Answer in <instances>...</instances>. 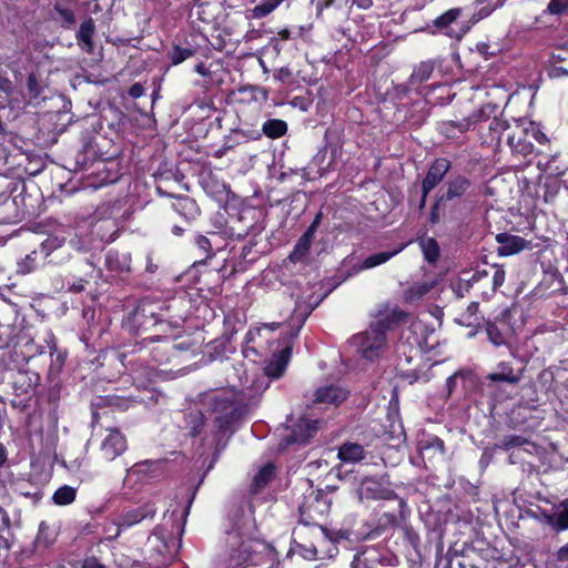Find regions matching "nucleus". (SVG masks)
<instances>
[{
    "label": "nucleus",
    "mask_w": 568,
    "mask_h": 568,
    "mask_svg": "<svg viewBox=\"0 0 568 568\" xmlns=\"http://www.w3.org/2000/svg\"><path fill=\"white\" fill-rule=\"evenodd\" d=\"M232 525L226 528L227 542L240 546L232 554V559L244 568H277V552L273 546L261 539L244 538L251 528V519L245 517L241 509H236L231 517Z\"/></svg>",
    "instance_id": "1"
},
{
    "label": "nucleus",
    "mask_w": 568,
    "mask_h": 568,
    "mask_svg": "<svg viewBox=\"0 0 568 568\" xmlns=\"http://www.w3.org/2000/svg\"><path fill=\"white\" fill-rule=\"evenodd\" d=\"M407 314L397 307L381 311L368 329L352 338L358 356L369 362L379 358L386 347V331L392 324L403 322Z\"/></svg>",
    "instance_id": "2"
},
{
    "label": "nucleus",
    "mask_w": 568,
    "mask_h": 568,
    "mask_svg": "<svg viewBox=\"0 0 568 568\" xmlns=\"http://www.w3.org/2000/svg\"><path fill=\"white\" fill-rule=\"evenodd\" d=\"M176 531L175 514L165 513L162 523L153 529L146 540L149 568H165L171 562L175 554Z\"/></svg>",
    "instance_id": "3"
},
{
    "label": "nucleus",
    "mask_w": 568,
    "mask_h": 568,
    "mask_svg": "<svg viewBox=\"0 0 568 568\" xmlns=\"http://www.w3.org/2000/svg\"><path fill=\"white\" fill-rule=\"evenodd\" d=\"M506 273L501 267L494 266L490 271H476L470 278H457L452 281L449 287L456 298L465 297L475 284L490 286L489 292L483 291L485 298H489L505 282Z\"/></svg>",
    "instance_id": "4"
},
{
    "label": "nucleus",
    "mask_w": 568,
    "mask_h": 568,
    "mask_svg": "<svg viewBox=\"0 0 568 568\" xmlns=\"http://www.w3.org/2000/svg\"><path fill=\"white\" fill-rule=\"evenodd\" d=\"M479 197V189L475 182L464 174H452L445 181L439 203L474 205Z\"/></svg>",
    "instance_id": "5"
},
{
    "label": "nucleus",
    "mask_w": 568,
    "mask_h": 568,
    "mask_svg": "<svg viewBox=\"0 0 568 568\" xmlns=\"http://www.w3.org/2000/svg\"><path fill=\"white\" fill-rule=\"evenodd\" d=\"M331 504L332 499L326 491L311 489L300 506L301 517H305V524L315 523L329 511Z\"/></svg>",
    "instance_id": "6"
},
{
    "label": "nucleus",
    "mask_w": 568,
    "mask_h": 568,
    "mask_svg": "<svg viewBox=\"0 0 568 568\" xmlns=\"http://www.w3.org/2000/svg\"><path fill=\"white\" fill-rule=\"evenodd\" d=\"M452 168L449 160L445 158H438L429 165L427 173L422 181V200L420 207L423 209L426 204L427 195L434 190L445 178Z\"/></svg>",
    "instance_id": "7"
},
{
    "label": "nucleus",
    "mask_w": 568,
    "mask_h": 568,
    "mask_svg": "<svg viewBox=\"0 0 568 568\" xmlns=\"http://www.w3.org/2000/svg\"><path fill=\"white\" fill-rule=\"evenodd\" d=\"M320 422L307 418H300L291 429V433L280 443L284 449L293 444L305 445L316 434Z\"/></svg>",
    "instance_id": "8"
},
{
    "label": "nucleus",
    "mask_w": 568,
    "mask_h": 568,
    "mask_svg": "<svg viewBox=\"0 0 568 568\" xmlns=\"http://www.w3.org/2000/svg\"><path fill=\"white\" fill-rule=\"evenodd\" d=\"M199 183L203 191L219 203L227 202L230 185L221 180L212 170L202 171Z\"/></svg>",
    "instance_id": "9"
},
{
    "label": "nucleus",
    "mask_w": 568,
    "mask_h": 568,
    "mask_svg": "<svg viewBox=\"0 0 568 568\" xmlns=\"http://www.w3.org/2000/svg\"><path fill=\"white\" fill-rule=\"evenodd\" d=\"M462 14L460 8H453L444 12L442 16L437 17L433 20V27L435 28L434 32L443 33L453 39H462V37L467 32L463 26L455 28L458 26L457 19Z\"/></svg>",
    "instance_id": "10"
},
{
    "label": "nucleus",
    "mask_w": 568,
    "mask_h": 568,
    "mask_svg": "<svg viewBox=\"0 0 568 568\" xmlns=\"http://www.w3.org/2000/svg\"><path fill=\"white\" fill-rule=\"evenodd\" d=\"M403 247H399L397 250L390 251V252H379L373 255H369L366 257L362 263H356L351 265L352 260L346 257L343 262V268L341 270V273H344L343 276L345 278L351 277L353 275H356L361 271L369 270L373 267H376L381 264L386 263L389 261L393 256L398 254L402 251Z\"/></svg>",
    "instance_id": "11"
},
{
    "label": "nucleus",
    "mask_w": 568,
    "mask_h": 568,
    "mask_svg": "<svg viewBox=\"0 0 568 568\" xmlns=\"http://www.w3.org/2000/svg\"><path fill=\"white\" fill-rule=\"evenodd\" d=\"M349 392L337 385V384H326L318 387L313 395L314 404H324V405H341L348 397Z\"/></svg>",
    "instance_id": "12"
},
{
    "label": "nucleus",
    "mask_w": 568,
    "mask_h": 568,
    "mask_svg": "<svg viewBox=\"0 0 568 568\" xmlns=\"http://www.w3.org/2000/svg\"><path fill=\"white\" fill-rule=\"evenodd\" d=\"M386 481L384 478L381 480H376L373 478H366L362 481L357 494L359 499H394L396 498V494L393 489L385 486Z\"/></svg>",
    "instance_id": "13"
},
{
    "label": "nucleus",
    "mask_w": 568,
    "mask_h": 568,
    "mask_svg": "<svg viewBox=\"0 0 568 568\" xmlns=\"http://www.w3.org/2000/svg\"><path fill=\"white\" fill-rule=\"evenodd\" d=\"M126 448L124 436L116 429H110L100 445L101 457L105 460H113Z\"/></svg>",
    "instance_id": "14"
},
{
    "label": "nucleus",
    "mask_w": 568,
    "mask_h": 568,
    "mask_svg": "<svg viewBox=\"0 0 568 568\" xmlns=\"http://www.w3.org/2000/svg\"><path fill=\"white\" fill-rule=\"evenodd\" d=\"M524 368L516 369L510 362H499L494 372L486 376L490 383L517 385L523 379Z\"/></svg>",
    "instance_id": "15"
},
{
    "label": "nucleus",
    "mask_w": 568,
    "mask_h": 568,
    "mask_svg": "<svg viewBox=\"0 0 568 568\" xmlns=\"http://www.w3.org/2000/svg\"><path fill=\"white\" fill-rule=\"evenodd\" d=\"M496 241L499 244L497 252L501 256H509L517 254L525 250L529 242L518 235L508 233H499L496 235Z\"/></svg>",
    "instance_id": "16"
},
{
    "label": "nucleus",
    "mask_w": 568,
    "mask_h": 568,
    "mask_svg": "<svg viewBox=\"0 0 568 568\" xmlns=\"http://www.w3.org/2000/svg\"><path fill=\"white\" fill-rule=\"evenodd\" d=\"M385 557L375 547H366L354 560L353 568H378L384 565Z\"/></svg>",
    "instance_id": "17"
},
{
    "label": "nucleus",
    "mask_w": 568,
    "mask_h": 568,
    "mask_svg": "<svg viewBox=\"0 0 568 568\" xmlns=\"http://www.w3.org/2000/svg\"><path fill=\"white\" fill-rule=\"evenodd\" d=\"M290 356V347H285L280 353L274 354L264 368L265 374L273 378L281 377L287 366Z\"/></svg>",
    "instance_id": "18"
},
{
    "label": "nucleus",
    "mask_w": 568,
    "mask_h": 568,
    "mask_svg": "<svg viewBox=\"0 0 568 568\" xmlns=\"http://www.w3.org/2000/svg\"><path fill=\"white\" fill-rule=\"evenodd\" d=\"M172 209L187 221L194 220L200 214L195 200L186 195L176 196Z\"/></svg>",
    "instance_id": "19"
},
{
    "label": "nucleus",
    "mask_w": 568,
    "mask_h": 568,
    "mask_svg": "<svg viewBox=\"0 0 568 568\" xmlns=\"http://www.w3.org/2000/svg\"><path fill=\"white\" fill-rule=\"evenodd\" d=\"M546 523L556 531L568 529V498L561 501L552 514L545 515Z\"/></svg>",
    "instance_id": "20"
},
{
    "label": "nucleus",
    "mask_w": 568,
    "mask_h": 568,
    "mask_svg": "<svg viewBox=\"0 0 568 568\" xmlns=\"http://www.w3.org/2000/svg\"><path fill=\"white\" fill-rule=\"evenodd\" d=\"M437 285V281L434 278L424 280L422 282H416L410 285L404 292V298L406 302H416L427 295L435 286Z\"/></svg>",
    "instance_id": "21"
},
{
    "label": "nucleus",
    "mask_w": 568,
    "mask_h": 568,
    "mask_svg": "<svg viewBox=\"0 0 568 568\" xmlns=\"http://www.w3.org/2000/svg\"><path fill=\"white\" fill-rule=\"evenodd\" d=\"M338 457L346 463H356L364 457V447L359 444L346 443L338 449Z\"/></svg>",
    "instance_id": "22"
},
{
    "label": "nucleus",
    "mask_w": 568,
    "mask_h": 568,
    "mask_svg": "<svg viewBox=\"0 0 568 568\" xmlns=\"http://www.w3.org/2000/svg\"><path fill=\"white\" fill-rule=\"evenodd\" d=\"M94 33V22L88 19L80 24L77 38L82 43V49L87 52L93 51L92 37Z\"/></svg>",
    "instance_id": "23"
},
{
    "label": "nucleus",
    "mask_w": 568,
    "mask_h": 568,
    "mask_svg": "<svg viewBox=\"0 0 568 568\" xmlns=\"http://www.w3.org/2000/svg\"><path fill=\"white\" fill-rule=\"evenodd\" d=\"M274 477V466L272 464H267L262 467L258 473L254 476L251 490L253 494L258 493L263 487H265Z\"/></svg>",
    "instance_id": "24"
},
{
    "label": "nucleus",
    "mask_w": 568,
    "mask_h": 568,
    "mask_svg": "<svg viewBox=\"0 0 568 568\" xmlns=\"http://www.w3.org/2000/svg\"><path fill=\"white\" fill-rule=\"evenodd\" d=\"M57 530L51 527L47 521H41L36 538V545L38 547H49L55 541Z\"/></svg>",
    "instance_id": "25"
},
{
    "label": "nucleus",
    "mask_w": 568,
    "mask_h": 568,
    "mask_svg": "<svg viewBox=\"0 0 568 568\" xmlns=\"http://www.w3.org/2000/svg\"><path fill=\"white\" fill-rule=\"evenodd\" d=\"M262 131L266 136L277 139L286 133L287 124L283 120L271 119L263 123Z\"/></svg>",
    "instance_id": "26"
},
{
    "label": "nucleus",
    "mask_w": 568,
    "mask_h": 568,
    "mask_svg": "<svg viewBox=\"0 0 568 568\" xmlns=\"http://www.w3.org/2000/svg\"><path fill=\"white\" fill-rule=\"evenodd\" d=\"M284 0H260L258 3L250 10L251 17L262 19L271 14L281 6Z\"/></svg>",
    "instance_id": "27"
},
{
    "label": "nucleus",
    "mask_w": 568,
    "mask_h": 568,
    "mask_svg": "<svg viewBox=\"0 0 568 568\" xmlns=\"http://www.w3.org/2000/svg\"><path fill=\"white\" fill-rule=\"evenodd\" d=\"M77 497V489L69 485H63L59 487L53 496L52 500L58 506H67L72 504Z\"/></svg>",
    "instance_id": "28"
},
{
    "label": "nucleus",
    "mask_w": 568,
    "mask_h": 568,
    "mask_svg": "<svg viewBox=\"0 0 568 568\" xmlns=\"http://www.w3.org/2000/svg\"><path fill=\"white\" fill-rule=\"evenodd\" d=\"M433 72H434V62L423 61L413 71V73L410 75V82L413 84L423 83L430 79Z\"/></svg>",
    "instance_id": "29"
},
{
    "label": "nucleus",
    "mask_w": 568,
    "mask_h": 568,
    "mask_svg": "<svg viewBox=\"0 0 568 568\" xmlns=\"http://www.w3.org/2000/svg\"><path fill=\"white\" fill-rule=\"evenodd\" d=\"M419 246L424 257L429 263H434L439 256V246L435 239L426 237L419 241Z\"/></svg>",
    "instance_id": "30"
},
{
    "label": "nucleus",
    "mask_w": 568,
    "mask_h": 568,
    "mask_svg": "<svg viewBox=\"0 0 568 568\" xmlns=\"http://www.w3.org/2000/svg\"><path fill=\"white\" fill-rule=\"evenodd\" d=\"M313 240L308 239L305 235H302L298 241L296 242L292 253L290 254L288 258L296 263L301 261L310 251L311 244Z\"/></svg>",
    "instance_id": "31"
},
{
    "label": "nucleus",
    "mask_w": 568,
    "mask_h": 568,
    "mask_svg": "<svg viewBox=\"0 0 568 568\" xmlns=\"http://www.w3.org/2000/svg\"><path fill=\"white\" fill-rule=\"evenodd\" d=\"M141 471L140 465L135 464L128 470L124 478V485L130 489H134L136 493L142 488Z\"/></svg>",
    "instance_id": "32"
},
{
    "label": "nucleus",
    "mask_w": 568,
    "mask_h": 568,
    "mask_svg": "<svg viewBox=\"0 0 568 568\" xmlns=\"http://www.w3.org/2000/svg\"><path fill=\"white\" fill-rule=\"evenodd\" d=\"M526 443V438L519 435H506L504 436L498 444H496V448L510 452L514 449H521L523 444Z\"/></svg>",
    "instance_id": "33"
},
{
    "label": "nucleus",
    "mask_w": 568,
    "mask_h": 568,
    "mask_svg": "<svg viewBox=\"0 0 568 568\" xmlns=\"http://www.w3.org/2000/svg\"><path fill=\"white\" fill-rule=\"evenodd\" d=\"M486 332L489 342L498 347L506 343V337L501 328L495 322L487 321L486 323Z\"/></svg>",
    "instance_id": "34"
},
{
    "label": "nucleus",
    "mask_w": 568,
    "mask_h": 568,
    "mask_svg": "<svg viewBox=\"0 0 568 568\" xmlns=\"http://www.w3.org/2000/svg\"><path fill=\"white\" fill-rule=\"evenodd\" d=\"M508 145L518 154L527 156L534 152V144L525 139L515 140L514 136H508Z\"/></svg>",
    "instance_id": "35"
},
{
    "label": "nucleus",
    "mask_w": 568,
    "mask_h": 568,
    "mask_svg": "<svg viewBox=\"0 0 568 568\" xmlns=\"http://www.w3.org/2000/svg\"><path fill=\"white\" fill-rule=\"evenodd\" d=\"M488 129L490 133V140L499 141L501 133L508 129V123L501 119L494 118L489 122Z\"/></svg>",
    "instance_id": "36"
},
{
    "label": "nucleus",
    "mask_w": 568,
    "mask_h": 568,
    "mask_svg": "<svg viewBox=\"0 0 568 568\" xmlns=\"http://www.w3.org/2000/svg\"><path fill=\"white\" fill-rule=\"evenodd\" d=\"M169 349H170V342L168 341L165 343V345L151 349L150 356L152 357V361L156 364L166 363L169 361V354H168Z\"/></svg>",
    "instance_id": "37"
},
{
    "label": "nucleus",
    "mask_w": 568,
    "mask_h": 568,
    "mask_svg": "<svg viewBox=\"0 0 568 568\" xmlns=\"http://www.w3.org/2000/svg\"><path fill=\"white\" fill-rule=\"evenodd\" d=\"M194 243L196 247L202 251L204 258H207L213 255L212 244L209 237L197 234L194 237Z\"/></svg>",
    "instance_id": "38"
},
{
    "label": "nucleus",
    "mask_w": 568,
    "mask_h": 568,
    "mask_svg": "<svg viewBox=\"0 0 568 568\" xmlns=\"http://www.w3.org/2000/svg\"><path fill=\"white\" fill-rule=\"evenodd\" d=\"M153 301L149 296H144V305L148 304V313L151 318H154L155 324H160L161 326H168L172 327L171 322H168L165 318H163L161 313H156L152 307Z\"/></svg>",
    "instance_id": "39"
},
{
    "label": "nucleus",
    "mask_w": 568,
    "mask_h": 568,
    "mask_svg": "<svg viewBox=\"0 0 568 568\" xmlns=\"http://www.w3.org/2000/svg\"><path fill=\"white\" fill-rule=\"evenodd\" d=\"M193 54V50L190 48H174L172 52V62L173 64H179L190 58Z\"/></svg>",
    "instance_id": "40"
},
{
    "label": "nucleus",
    "mask_w": 568,
    "mask_h": 568,
    "mask_svg": "<svg viewBox=\"0 0 568 568\" xmlns=\"http://www.w3.org/2000/svg\"><path fill=\"white\" fill-rule=\"evenodd\" d=\"M568 9V0H550L547 11L551 14H561Z\"/></svg>",
    "instance_id": "41"
},
{
    "label": "nucleus",
    "mask_w": 568,
    "mask_h": 568,
    "mask_svg": "<svg viewBox=\"0 0 568 568\" xmlns=\"http://www.w3.org/2000/svg\"><path fill=\"white\" fill-rule=\"evenodd\" d=\"M478 303L477 302H471L467 308H466V312L464 313L463 317L465 318V321L467 322L466 324L467 325H473L475 323H477V313H478Z\"/></svg>",
    "instance_id": "42"
},
{
    "label": "nucleus",
    "mask_w": 568,
    "mask_h": 568,
    "mask_svg": "<svg viewBox=\"0 0 568 568\" xmlns=\"http://www.w3.org/2000/svg\"><path fill=\"white\" fill-rule=\"evenodd\" d=\"M195 105L201 110L202 118H209L214 111L213 102L211 99L199 100Z\"/></svg>",
    "instance_id": "43"
},
{
    "label": "nucleus",
    "mask_w": 568,
    "mask_h": 568,
    "mask_svg": "<svg viewBox=\"0 0 568 568\" xmlns=\"http://www.w3.org/2000/svg\"><path fill=\"white\" fill-rule=\"evenodd\" d=\"M321 221H322V213H317L316 216L314 217L313 222L311 223V225L307 227V230L305 231V233L303 235L307 236L311 240H314L315 233L321 224Z\"/></svg>",
    "instance_id": "44"
},
{
    "label": "nucleus",
    "mask_w": 568,
    "mask_h": 568,
    "mask_svg": "<svg viewBox=\"0 0 568 568\" xmlns=\"http://www.w3.org/2000/svg\"><path fill=\"white\" fill-rule=\"evenodd\" d=\"M447 206H448L447 203H439V197L436 200V202L434 203V205L432 207V213H430L432 223H437L439 221L440 211L446 209Z\"/></svg>",
    "instance_id": "45"
},
{
    "label": "nucleus",
    "mask_w": 568,
    "mask_h": 568,
    "mask_svg": "<svg viewBox=\"0 0 568 568\" xmlns=\"http://www.w3.org/2000/svg\"><path fill=\"white\" fill-rule=\"evenodd\" d=\"M160 270V258L152 253L148 255L145 271L149 273H156Z\"/></svg>",
    "instance_id": "46"
},
{
    "label": "nucleus",
    "mask_w": 568,
    "mask_h": 568,
    "mask_svg": "<svg viewBox=\"0 0 568 568\" xmlns=\"http://www.w3.org/2000/svg\"><path fill=\"white\" fill-rule=\"evenodd\" d=\"M548 74L551 79H560L568 77V69L564 67H552L549 69Z\"/></svg>",
    "instance_id": "47"
},
{
    "label": "nucleus",
    "mask_w": 568,
    "mask_h": 568,
    "mask_svg": "<svg viewBox=\"0 0 568 568\" xmlns=\"http://www.w3.org/2000/svg\"><path fill=\"white\" fill-rule=\"evenodd\" d=\"M538 453V446L526 438V443L521 446V454L525 455H535Z\"/></svg>",
    "instance_id": "48"
},
{
    "label": "nucleus",
    "mask_w": 568,
    "mask_h": 568,
    "mask_svg": "<svg viewBox=\"0 0 568 568\" xmlns=\"http://www.w3.org/2000/svg\"><path fill=\"white\" fill-rule=\"evenodd\" d=\"M458 376H459V373H455L446 379V388H447L448 396L452 395V393L454 392Z\"/></svg>",
    "instance_id": "49"
},
{
    "label": "nucleus",
    "mask_w": 568,
    "mask_h": 568,
    "mask_svg": "<svg viewBox=\"0 0 568 568\" xmlns=\"http://www.w3.org/2000/svg\"><path fill=\"white\" fill-rule=\"evenodd\" d=\"M524 460H525V457L521 454V449L510 450V454H509V463L510 464L523 463Z\"/></svg>",
    "instance_id": "50"
},
{
    "label": "nucleus",
    "mask_w": 568,
    "mask_h": 568,
    "mask_svg": "<svg viewBox=\"0 0 568 568\" xmlns=\"http://www.w3.org/2000/svg\"><path fill=\"white\" fill-rule=\"evenodd\" d=\"M473 124L471 119H464L460 122L452 123V126H455L458 129L459 132H466L469 130L470 125Z\"/></svg>",
    "instance_id": "51"
},
{
    "label": "nucleus",
    "mask_w": 568,
    "mask_h": 568,
    "mask_svg": "<svg viewBox=\"0 0 568 568\" xmlns=\"http://www.w3.org/2000/svg\"><path fill=\"white\" fill-rule=\"evenodd\" d=\"M159 397L160 394H158L154 389L144 388V404L146 403V399L150 403H158Z\"/></svg>",
    "instance_id": "52"
},
{
    "label": "nucleus",
    "mask_w": 568,
    "mask_h": 568,
    "mask_svg": "<svg viewBox=\"0 0 568 568\" xmlns=\"http://www.w3.org/2000/svg\"><path fill=\"white\" fill-rule=\"evenodd\" d=\"M539 382H541L544 385L550 384L554 381V375L551 372L544 369L539 376Z\"/></svg>",
    "instance_id": "53"
},
{
    "label": "nucleus",
    "mask_w": 568,
    "mask_h": 568,
    "mask_svg": "<svg viewBox=\"0 0 568 568\" xmlns=\"http://www.w3.org/2000/svg\"><path fill=\"white\" fill-rule=\"evenodd\" d=\"M557 559L559 561H568V542L558 549Z\"/></svg>",
    "instance_id": "54"
},
{
    "label": "nucleus",
    "mask_w": 568,
    "mask_h": 568,
    "mask_svg": "<svg viewBox=\"0 0 568 568\" xmlns=\"http://www.w3.org/2000/svg\"><path fill=\"white\" fill-rule=\"evenodd\" d=\"M261 328H251L245 334V343L248 345L250 343L254 342L255 337L260 335Z\"/></svg>",
    "instance_id": "55"
},
{
    "label": "nucleus",
    "mask_w": 568,
    "mask_h": 568,
    "mask_svg": "<svg viewBox=\"0 0 568 568\" xmlns=\"http://www.w3.org/2000/svg\"><path fill=\"white\" fill-rule=\"evenodd\" d=\"M82 568H104L95 558L84 560Z\"/></svg>",
    "instance_id": "56"
},
{
    "label": "nucleus",
    "mask_w": 568,
    "mask_h": 568,
    "mask_svg": "<svg viewBox=\"0 0 568 568\" xmlns=\"http://www.w3.org/2000/svg\"><path fill=\"white\" fill-rule=\"evenodd\" d=\"M353 4L359 9H368L373 4V0H353Z\"/></svg>",
    "instance_id": "57"
},
{
    "label": "nucleus",
    "mask_w": 568,
    "mask_h": 568,
    "mask_svg": "<svg viewBox=\"0 0 568 568\" xmlns=\"http://www.w3.org/2000/svg\"><path fill=\"white\" fill-rule=\"evenodd\" d=\"M0 516H1V521H2L3 527L9 529L11 526L10 517L7 514V511H4L1 507H0Z\"/></svg>",
    "instance_id": "58"
},
{
    "label": "nucleus",
    "mask_w": 568,
    "mask_h": 568,
    "mask_svg": "<svg viewBox=\"0 0 568 568\" xmlns=\"http://www.w3.org/2000/svg\"><path fill=\"white\" fill-rule=\"evenodd\" d=\"M130 94L133 98H140L142 95V85L140 83H135L130 89Z\"/></svg>",
    "instance_id": "59"
},
{
    "label": "nucleus",
    "mask_w": 568,
    "mask_h": 568,
    "mask_svg": "<svg viewBox=\"0 0 568 568\" xmlns=\"http://www.w3.org/2000/svg\"><path fill=\"white\" fill-rule=\"evenodd\" d=\"M195 71L203 75V77H207L210 75V71L207 70V68L203 64V63H199L195 65Z\"/></svg>",
    "instance_id": "60"
},
{
    "label": "nucleus",
    "mask_w": 568,
    "mask_h": 568,
    "mask_svg": "<svg viewBox=\"0 0 568 568\" xmlns=\"http://www.w3.org/2000/svg\"><path fill=\"white\" fill-rule=\"evenodd\" d=\"M534 138L539 142V143H546L548 141L546 134L539 130L535 131L534 132Z\"/></svg>",
    "instance_id": "61"
},
{
    "label": "nucleus",
    "mask_w": 568,
    "mask_h": 568,
    "mask_svg": "<svg viewBox=\"0 0 568 568\" xmlns=\"http://www.w3.org/2000/svg\"><path fill=\"white\" fill-rule=\"evenodd\" d=\"M28 88L31 92H33L36 90V87H37V79L33 74L29 75L28 77Z\"/></svg>",
    "instance_id": "62"
},
{
    "label": "nucleus",
    "mask_w": 568,
    "mask_h": 568,
    "mask_svg": "<svg viewBox=\"0 0 568 568\" xmlns=\"http://www.w3.org/2000/svg\"><path fill=\"white\" fill-rule=\"evenodd\" d=\"M433 447L436 448L437 450H439L442 454H444V442L439 438H435L433 440Z\"/></svg>",
    "instance_id": "63"
},
{
    "label": "nucleus",
    "mask_w": 568,
    "mask_h": 568,
    "mask_svg": "<svg viewBox=\"0 0 568 568\" xmlns=\"http://www.w3.org/2000/svg\"><path fill=\"white\" fill-rule=\"evenodd\" d=\"M277 34L282 40H288L291 38V31L288 29H282Z\"/></svg>",
    "instance_id": "64"
}]
</instances>
